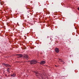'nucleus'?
Returning a JSON list of instances; mask_svg holds the SVG:
<instances>
[{"mask_svg": "<svg viewBox=\"0 0 79 79\" xmlns=\"http://www.w3.org/2000/svg\"><path fill=\"white\" fill-rule=\"evenodd\" d=\"M37 63V60H33L32 61H31L30 62V64H36V63Z\"/></svg>", "mask_w": 79, "mask_h": 79, "instance_id": "nucleus-1", "label": "nucleus"}, {"mask_svg": "<svg viewBox=\"0 0 79 79\" xmlns=\"http://www.w3.org/2000/svg\"><path fill=\"white\" fill-rule=\"evenodd\" d=\"M55 51L56 53H59L60 50H59V48H56L55 49Z\"/></svg>", "mask_w": 79, "mask_h": 79, "instance_id": "nucleus-2", "label": "nucleus"}, {"mask_svg": "<svg viewBox=\"0 0 79 79\" xmlns=\"http://www.w3.org/2000/svg\"><path fill=\"white\" fill-rule=\"evenodd\" d=\"M2 65L5 66H6V67H10V65L8 64H5L4 63L2 64Z\"/></svg>", "mask_w": 79, "mask_h": 79, "instance_id": "nucleus-3", "label": "nucleus"}, {"mask_svg": "<svg viewBox=\"0 0 79 79\" xmlns=\"http://www.w3.org/2000/svg\"><path fill=\"white\" fill-rule=\"evenodd\" d=\"M24 58L27 60H28V59H29V57H28L27 55H25L24 56Z\"/></svg>", "mask_w": 79, "mask_h": 79, "instance_id": "nucleus-4", "label": "nucleus"}, {"mask_svg": "<svg viewBox=\"0 0 79 79\" xmlns=\"http://www.w3.org/2000/svg\"><path fill=\"white\" fill-rule=\"evenodd\" d=\"M45 61H42L40 63V64H45Z\"/></svg>", "mask_w": 79, "mask_h": 79, "instance_id": "nucleus-5", "label": "nucleus"}, {"mask_svg": "<svg viewBox=\"0 0 79 79\" xmlns=\"http://www.w3.org/2000/svg\"><path fill=\"white\" fill-rule=\"evenodd\" d=\"M15 76H16V73H14L13 74L11 75V76H12V77H15Z\"/></svg>", "mask_w": 79, "mask_h": 79, "instance_id": "nucleus-6", "label": "nucleus"}, {"mask_svg": "<svg viewBox=\"0 0 79 79\" xmlns=\"http://www.w3.org/2000/svg\"><path fill=\"white\" fill-rule=\"evenodd\" d=\"M59 60H60V62H62V61H63V60H62V59H59Z\"/></svg>", "mask_w": 79, "mask_h": 79, "instance_id": "nucleus-7", "label": "nucleus"}, {"mask_svg": "<svg viewBox=\"0 0 79 79\" xmlns=\"http://www.w3.org/2000/svg\"><path fill=\"white\" fill-rule=\"evenodd\" d=\"M7 71L8 73L10 71V69H7Z\"/></svg>", "mask_w": 79, "mask_h": 79, "instance_id": "nucleus-8", "label": "nucleus"}, {"mask_svg": "<svg viewBox=\"0 0 79 79\" xmlns=\"http://www.w3.org/2000/svg\"><path fill=\"white\" fill-rule=\"evenodd\" d=\"M77 9H78V10H79V7H78L77 8Z\"/></svg>", "mask_w": 79, "mask_h": 79, "instance_id": "nucleus-9", "label": "nucleus"}, {"mask_svg": "<svg viewBox=\"0 0 79 79\" xmlns=\"http://www.w3.org/2000/svg\"><path fill=\"white\" fill-rule=\"evenodd\" d=\"M48 15L50 14V12H48Z\"/></svg>", "mask_w": 79, "mask_h": 79, "instance_id": "nucleus-10", "label": "nucleus"}, {"mask_svg": "<svg viewBox=\"0 0 79 79\" xmlns=\"http://www.w3.org/2000/svg\"><path fill=\"white\" fill-rule=\"evenodd\" d=\"M35 73L36 74H37L38 73V72H35Z\"/></svg>", "mask_w": 79, "mask_h": 79, "instance_id": "nucleus-11", "label": "nucleus"}, {"mask_svg": "<svg viewBox=\"0 0 79 79\" xmlns=\"http://www.w3.org/2000/svg\"><path fill=\"white\" fill-rule=\"evenodd\" d=\"M20 57H21V56H22L21 55H20Z\"/></svg>", "mask_w": 79, "mask_h": 79, "instance_id": "nucleus-12", "label": "nucleus"}, {"mask_svg": "<svg viewBox=\"0 0 79 79\" xmlns=\"http://www.w3.org/2000/svg\"><path fill=\"white\" fill-rule=\"evenodd\" d=\"M63 64H64V62L63 63Z\"/></svg>", "mask_w": 79, "mask_h": 79, "instance_id": "nucleus-13", "label": "nucleus"}, {"mask_svg": "<svg viewBox=\"0 0 79 79\" xmlns=\"http://www.w3.org/2000/svg\"><path fill=\"white\" fill-rule=\"evenodd\" d=\"M55 66H56V67H57V66H56V65H55Z\"/></svg>", "mask_w": 79, "mask_h": 79, "instance_id": "nucleus-14", "label": "nucleus"}, {"mask_svg": "<svg viewBox=\"0 0 79 79\" xmlns=\"http://www.w3.org/2000/svg\"><path fill=\"white\" fill-rule=\"evenodd\" d=\"M1 4L2 5V2H1Z\"/></svg>", "mask_w": 79, "mask_h": 79, "instance_id": "nucleus-15", "label": "nucleus"}]
</instances>
